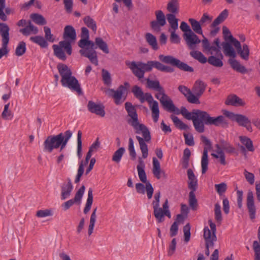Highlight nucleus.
Instances as JSON below:
<instances>
[{"label":"nucleus","mask_w":260,"mask_h":260,"mask_svg":"<svg viewBox=\"0 0 260 260\" xmlns=\"http://www.w3.org/2000/svg\"><path fill=\"white\" fill-rule=\"evenodd\" d=\"M182 116L187 120H191L195 129L200 133L205 131L204 124L224 127L228 124L223 116L211 117L208 112L199 109H193L189 112L186 108L183 109Z\"/></svg>","instance_id":"f257e3e1"},{"label":"nucleus","mask_w":260,"mask_h":260,"mask_svg":"<svg viewBox=\"0 0 260 260\" xmlns=\"http://www.w3.org/2000/svg\"><path fill=\"white\" fill-rule=\"evenodd\" d=\"M125 108L129 117L127 123L135 129L136 134L142 135L143 138L139 136H136V138L138 141L143 158H146L148 155V146L146 142L148 143L151 141L150 133L146 125L139 123L136 109L132 103H125Z\"/></svg>","instance_id":"f03ea898"},{"label":"nucleus","mask_w":260,"mask_h":260,"mask_svg":"<svg viewBox=\"0 0 260 260\" xmlns=\"http://www.w3.org/2000/svg\"><path fill=\"white\" fill-rule=\"evenodd\" d=\"M219 43V39L216 38L211 46L208 40L204 37V39L202 40L203 50L212 55L207 59L201 52L197 50L190 52V55L200 63H205L208 62L214 67L221 68L223 65L222 62L223 55L220 51Z\"/></svg>","instance_id":"7ed1b4c3"},{"label":"nucleus","mask_w":260,"mask_h":260,"mask_svg":"<svg viewBox=\"0 0 260 260\" xmlns=\"http://www.w3.org/2000/svg\"><path fill=\"white\" fill-rule=\"evenodd\" d=\"M126 64L139 79L144 77L145 72H150L153 68L163 72L173 73L174 71L173 68L165 66L159 61L155 60L148 61L146 63L141 61H132Z\"/></svg>","instance_id":"20e7f679"},{"label":"nucleus","mask_w":260,"mask_h":260,"mask_svg":"<svg viewBox=\"0 0 260 260\" xmlns=\"http://www.w3.org/2000/svg\"><path fill=\"white\" fill-rule=\"evenodd\" d=\"M63 38L65 40L59 42V45H53L52 48L54 55L59 59L65 60L67 57L63 49L67 53L70 55L72 52L71 42H74L76 39V33L75 28L71 25H67L64 28Z\"/></svg>","instance_id":"39448f33"},{"label":"nucleus","mask_w":260,"mask_h":260,"mask_svg":"<svg viewBox=\"0 0 260 260\" xmlns=\"http://www.w3.org/2000/svg\"><path fill=\"white\" fill-rule=\"evenodd\" d=\"M72 136V132L68 130L64 133L47 137L44 142V150L51 153L54 149L60 147V151H61L66 147Z\"/></svg>","instance_id":"423d86ee"},{"label":"nucleus","mask_w":260,"mask_h":260,"mask_svg":"<svg viewBox=\"0 0 260 260\" xmlns=\"http://www.w3.org/2000/svg\"><path fill=\"white\" fill-rule=\"evenodd\" d=\"M132 92L135 97L138 99L141 103L146 101L152 112V117L154 122H157L159 116V110L158 103L154 101L152 95L150 93H144L141 88L135 85L133 87Z\"/></svg>","instance_id":"0eeeda50"},{"label":"nucleus","mask_w":260,"mask_h":260,"mask_svg":"<svg viewBox=\"0 0 260 260\" xmlns=\"http://www.w3.org/2000/svg\"><path fill=\"white\" fill-rule=\"evenodd\" d=\"M160 196V191L156 192L152 203L153 208V214L158 223L162 222L164 221V217L165 216L169 218L171 217L168 199H166L163 203L162 208L159 207Z\"/></svg>","instance_id":"6e6552de"},{"label":"nucleus","mask_w":260,"mask_h":260,"mask_svg":"<svg viewBox=\"0 0 260 260\" xmlns=\"http://www.w3.org/2000/svg\"><path fill=\"white\" fill-rule=\"evenodd\" d=\"M222 46L225 55L230 57V58L228 59V62L231 68L234 71L243 74L247 73L248 70L244 66L242 65L239 61L235 59L237 54L231 44L229 42H223L222 43Z\"/></svg>","instance_id":"1a4fd4ad"},{"label":"nucleus","mask_w":260,"mask_h":260,"mask_svg":"<svg viewBox=\"0 0 260 260\" xmlns=\"http://www.w3.org/2000/svg\"><path fill=\"white\" fill-rule=\"evenodd\" d=\"M157 93L155 97L159 101L163 108L168 112H173L177 115H182L183 109H186L185 107H181L180 109L177 108L173 103L172 99L165 93L164 88L162 87L156 90Z\"/></svg>","instance_id":"9d476101"},{"label":"nucleus","mask_w":260,"mask_h":260,"mask_svg":"<svg viewBox=\"0 0 260 260\" xmlns=\"http://www.w3.org/2000/svg\"><path fill=\"white\" fill-rule=\"evenodd\" d=\"M222 33L224 40L226 41H229L230 43H232L240 57L243 59L247 60L249 56V49L248 45L244 44L242 47L240 42L233 37L229 29L225 26L222 27Z\"/></svg>","instance_id":"9b49d317"},{"label":"nucleus","mask_w":260,"mask_h":260,"mask_svg":"<svg viewBox=\"0 0 260 260\" xmlns=\"http://www.w3.org/2000/svg\"><path fill=\"white\" fill-rule=\"evenodd\" d=\"M159 59L164 63L170 64L173 66L177 67L181 70L185 72H193V69L187 64L181 61L179 59L171 55H159Z\"/></svg>","instance_id":"f8f14e48"},{"label":"nucleus","mask_w":260,"mask_h":260,"mask_svg":"<svg viewBox=\"0 0 260 260\" xmlns=\"http://www.w3.org/2000/svg\"><path fill=\"white\" fill-rule=\"evenodd\" d=\"M145 165L141 158H139V165L137 167L140 180L146 184V191L148 199H151L153 193V188L151 183L147 181L146 174L144 170Z\"/></svg>","instance_id":"ddd939ff"},{"label":"nucleus","mask_w":260,"mask_h":260,"mask_svg":"<svg viewBox=\"0 0 260 260\" xmlns=\"http://www.w3.org/2000/svg\"><path fill=\"white\" fill-rule=\"evenodd\" d=\"M201 139L202 142L205 145L201 159L202 173L203 174H205L208 170L209 163L208 152V150L212 148V144L211 141L204 136H202Z\"/></svg>","instance_id":"4468645a"},{"label":"nucleus","mask_w":260,"mask_h":260,"mask_svg":"<svg viewBox=\"0 0 260 260\" xmlns=\"http://www.w3.org/2000/svg\"><path fill=\"white\" fill-rule=\"evenodd\" d=\"M96 47L94 44V46L91 45H88L85 48H82L79 51L81 55L88 58L90 62L97 66L98 65V59L96 52L95 49Z\"/></svg>","instance_id":"2eb2a0df"},{"label":"nucleus","mask_w":260,"mask_h":260,"mask_svg":"<svg viewBox=\"0 0 260 260\" xmlns=\"http://www.w3.org/2000/svg\"><path fill=\"white\" fill-rule=\"evenodd\" d=\"M63 86L67 87L72 91L76 92L79 95H82L83 92L78 80L73 76H71L63 80H61Z\"/></svg>","instance_id":"dca6fc26"},{"label":"nucleus","mask_w":260,"mask_h":260,"mask_svg":"<svg viewBox=\"0 0 260 260\" xmlns=\"http://www.w3.org/2000/svg\"><path fill=\"white\" fill-rule=\"evenodd\" d=\"M126 91V87L123 85H120L116 90L113 89H109L106 91V93L109 96H111L114 99L115 103L116 105H120L125 100V98L122 99V95Z\"/></svg>","instance_id":"f3484780"},{"label":"nucleus","mask_w":260,"mask_h":260,"mask_svg":"<svg viewBox=\"0 0 260 260\" xmlns=\"http://www.w3.org/2000/svg\"><path fill=\"white\" fill-rule=\"evenodd\" d=\"M155 14L156 20L150 22V26L154 31L159 32L161 30V27L165 26L166 24L165 15L161 10L156 11Z\"/></svg>","instance_id":"a211bd4d"},{"label":"nucleus","mask_w":260,"mask_h":260,"mask_svg":"<svg viewBox=\"0 0 260 260\" xmlns=\"http://www.w3.org/2000/svg\"><path fill=\"white\" fill-rule=\"evenodd\" d=\"M223 114L232 120L236 121L240 126H246V124L250 123V120L245 115L239 114H235L228 111H224Z\"/></svg>","instance_id":"6ab92c4d"},{"label":"nucleus","mask_w":260,"mask_h":260,"mask_svg":"<svg viewBox=\"0 0 260 260\" xmlns=\"http://www.w3.org/2000/svg\"><path fill=\"white\" fill-rule=\"evenodd\" d=\"M183 38L188 47L192 50H194L197 45L202 42V41L193 31L190 32L184 33Z\"/></svg>","instance_id":"aec40b11"},{"label":"nucleus","mask_w":260,"mask_h":260,"mask_svg":"<svg viewBox=\"0 0 260 260\" xmlns=\"http://www.w3.org/2000/svg\"><path fill=\"white\" fill-rule=\"evenodd\" d=\"M206 86L207 84L200 80H197L194 83L192 91L193 92L194 96L197 99L195 104H198L200 103L199 98L204 93Z\"/></svg>","instance_id":"412c9836"},{"label":"nucleus","mask_w":260,"mask_h":260,"mask_svg":"<svg viewBox=\"0 0 260 260\" xmlns=\"http://www.w3.org/2000/svg\"><path fill=\"white\" fill-rule=\"evenodd\" d=\"M88 110L91 113L103 117L105 115V107L102 104H97L92 101H89L87 105Z\"/></svg>","instance_id":"4be33fe9"},{"label":"nucleus","mask_w":260,"mask_h":260,"mask_svg":"<svg viewBox=\"0 0 260 260\" xmlns=\"http://www.w3.org/2000/svg\"><path fill=\"white\" fill-rule=\"evenodd\" d=\"M246 205L251 219L255 218L256 207L254 202L253 193L251 190H248L246 199Z\"/></svg>","instance_id":"5701e85b"},{"label":"nucleus","mask_w":260,"mask_h":260,"mask_svg":"<svg viewBox=\"0 0 260 260\" xmlns=\"http://www.w3.org/2000/svg\"><path fill=\"white\" fill-rule=\"evenodd\" d=\"M81 36L82 39L78 42L79 47L83 48L88 45H91L92 46H94V42L89 40V31L86 27H82Z\"/></svg>","instance_id":"b1692460"},{"label":"nucleus","mask_w":260,"mask_h":260,"mask_svg":"<svg viewBox=\"0 0 260 260\" xmlns=\"http://www.w3.org/2000/svg\"><path fill=\"white\" fill-rule=\"evenodd\" d=\"M61 199L64 200L70 197L73 189V186L70 179H68L67 182H64L60 186Z\"/></svg>","instance_id":"393cba45"},{"label":"nucleus","mask_w":260,"mask_h":260,"mask_svg":"<svg viewBox=\"0 0 260 260\" xmlns=\"http://www.w3.org/2000/svg\"><path fill=\"white\" fill-rule=\"evenodd\" d=\"M178 89L186 98L189 103L195 104L197 99L194 96V94L192 93L189 88L184 85H179Z\"/></svg>","instance_id":"a878e982"},{"label":"nucleus","mask_w":260,"mask_h":260,"mask_svg":"<svg viewBox=\"0 0 260 260\" xmlns=\"http://www.w3.org/2000/svg\"><path fill=\"white\" fill-rule=\"evenodd\" d=\"M239 140L245 146H240V148L243 152H246V149L250 152H253L254 151V148L253 147V142L252 140L246 136H240Z\"/></svg>","instance_id":"bb28decb"},{"label":"nucleus","mask_w":260,"mask_h":260,"mask_svg":"<svg viewBox=\"0 0 260 260\" xmlns=\"http://www.w3.org/2000/svg\"><path fill=\"white\" fill-rule=\"evenodd\" d=\"M225 103L227 105H232L235 107L244 106L246 104L242 99L235 94L229 95Z\"/></svg>","instance_id":"cd10ccee"},{"label":"nucleus","mask_w":260,"mask_h":260,"mask_svg":"<svg viewBox=\"0 0 260 260\" xmlns=\"http://www.w3.org/2000/svg\"><path fill=\"white\" fill-rule=\"evenodd\" d=\"M9 31L10 28L6 23H0V35L2 38V43H9L10 40Z\"/></svg>","instance_id":"c85d7f7f"},{"label":"nucleus","mask_w":260,"mask_h":260,"mask_svg":"<svg viewBox=\"0 0 260 260\" xmlns=\"http://www.w3.org/2000/svg\"><path fill=\"white\" fill-rule=\"evenodd\" d=\"M57 68L59 73L61 77V80H63L66 78L72 76V73L69 68L64 64L59 63Z\"/></svg>","instance_id":"c756f323"},{"label":"nucleus","mask_w":260,"mask_h":260,"mask_svg":"<svg viewBox=\"0 0 260 260\" xmlns=\"http://www.w3.org/2000/svg\"><path fill=\"white\" fill-rule=\"evenodd\" d=\"M215 147L216 148V153H212L211 155L215 158H219L220 163L222 165H226V161H225V156L224 153L223 151L222 148L221 146V144H217L215 145Z\"/></svg>","instance_id":"7c9ffc66"},{"label":"nucleus","mask_w":260,"mask_h":260,"mask_svg":"<svg viewBox=\"0 0 260 260\" xmlns=\"http://www.w3.org/2000/svg\"><path fill=\"white\" fill-rule=\"evenodd\" d=\"M19 31L24 36H28L31 34H37L39 30L37 27L34 26L30 21H28V24L24 28L20 29Z\"/></svg>","instance_id":"2f4dec72"},{"label":"nucleus","mask_w":260,"mask_h":260,"mask_svg":"<svg viewBox=\"0 0 260 260\" xmlns=\"http://www.w3.org/2000/svg\"><path fill=\"white\" fill-rule=\"evenodd\" d=\"M100 147V142L99 141V138H97L95 141L90 146L89 150L87 153L85 160L84 161V165H87L89 160L91 158L92 153L96 152Z\"/></svg>","instance_id":"473e14b6"},{"label":"nucleus","mask_w":260,"mask_h":260,"mask_svg":"<svg viewBox=\"0 0 260 260\" xmlns=\"http://www.w3.org/2000/svg\"><path fill=\"white\" fill-rule=\"evenodd\" d=\"M187 176L189 179L188 188L191 190L196 191L198 185L197 179L191 169L187 170Z\"/></svg>","instance_id":"72a5a7b5"},{"label":"nucleus","mask_w":260,"mask_h":260,"mask_svg":"<svg viewBox=\"0 0 260 260\" xmlns=\"http://www.w3.org/2000/svg\"><path fill=\"white\" fill-rule=\"evenodd\" d=\"M229 11L227 9H224L222 11L217 17L213 21L211 24V27H215L222 22H223L228 17Z\"/></svg>","instance_id":"f704fd0d"},{"label":"nucleus","mask_w":260,"mask_h":260,"mask_svg":"<svg viewBox=\"0 0 260 260\" xmlns=\"http://www.w3.org/2000/svg\"><path fill=\"white\" fill-rule=\"evenodd\" d=\"M210 232L208 229H206L205 232L204 238L206 241L205 254L207 256H209L210 253L209 248L213 247L214 242L216 241V240L210 239Z\"/></svg>","instance_id":"c9c22d12"},{"label":"nucleus","mask_w":260,"mask_h":260,"mask_svg":"<svg viewBox=\"0 0 260 260\" xmlns=\"http://www.w3.org/2000/svg\"><path fill=\"white\" fill-rule=\"evenodd\" d=\"M179 0H170L168 3L167 9L170 14H175L179 11Z\"/></svg>","instance_id":"e433bc0d"},{"label":"nucleus","mask_w":260,"mask_h":260,"mask_svg":"<svg viewBox=\"0 0 260 260\" xmlns=\"http://www.w3.org/2000/svg\"><path fill=\"white\" fill-rule=\"evenodd\" d=\"M145 39L148 44L151 46L153 49L154 50H158V46L156 38L154 35L149 32L146 33L145 35Z\"/></svg>","instance_id":"4c0bfd02"},{"label":"nucleus","mask_w":260,"mask_h":260,"mask_svg":"<svg viewBox=\"0 0 260 260\" xmlns=\"http://www.w3.org/2000/svg\"><path fill=\"white\" fill-rule=\"evenodd\" d=\"M96 48L99 47L104 53L108 54L109 50L107 43L100 37L96 38L95 39V43H94Z\"/></svg>","instance_id":"58836bf2"},{"label":"nucleus","mask_w":260,"mask_h":260,"mask_svg":"<svg viewBox=\"0 0 260 260\" xmlns=\"http://www.w3.org/2000/svg\"><path fill=\"white\" fill-rule=\"evenodd\" d=\"M96 211L97 207L95 208L91 213L90 218L89 225L88 229V234L89 236L91 235L93 233V229L94 227L96 219Z\"/></svg>","instance_id":"ea45409f"},{"label":"nucleus","mask_w":260,"mask_h":260,"mask_svg":"<svg viewBox=\"0 0 260 260\" xmlns=\"http://www.w3.org/2000/svg\"><path fill=\"white\" fill-rule=\"evenodd\" d=\"M30 40L31 42L40 45L42 48H46L48 45L47 41L42 36H37L35 37H31L30 38Z\"/></svg>","instance_id":"a19ab883"},{"label":"nucleus","mask_w":260,"mask_h":260,"mask_svg":"<svg viewBox=\"0 0 260 260\" xmlns=\"http://www.w3.org/2000/svg\"><path fill=\"white\" fill-rule=\"evenodd\" d=\"M167 19L170 24V27L173 30H176L178 28V19H177L174 14H168Z\"/></svg>","instance_id":"79ce46f5"},{"label":"nucleus","mask_w":260,"mask_h":260,"mask_svg":"<svg viewBox=\"0 0 260 260\" xmlns=\"http://www.w3.org/2000/svg\"><path fill=\"white\" fill-rule=\"evenodd\" d=\"M93 202L92 189L89 188L88 191V197L85 204V207L83 210L84 214H86L90 211Z\"/></svg>","instance_id":"37998d69"},{"label":"nucleus","mask_w":260,"mask_h":260,"mask_svg":"<svg viewBox=\"0 0 260 260\" xmlns=\"http://www.w3.org/2000/svg\"><path fill=\"white\" fill-rule=\"evenodd\" d=\"M191 24L192 30L198 34H203L201 24L193 18H189L188 20Z\"/></svg>","instance_id":"c03bdc74"},{"label":"nucleus","mask_w":260,"mask_h":260,"mask_svg":"<svg viewBox=\"0 0 260 260\" xmlns=\"http://www.w3.org/2000/svg\"><path fill=\"white\" fill-rule=\"evenodd\" d=\"M32 20L37 24L43 25L47 23L45 18L41 14L34 13L30 15Z\"/></svg>","instance_id":"a18cd8bd"},{"label":"nucleus","mask_w":260,"mask_h":260,"mask_svg":"<svg viewBox=\"0 0 260 260\" xmlns=\"http://www.w3.org/2000/svg\"><path fill=\"white\" fill-rule=\"evenodd\" d=\"M171 118L175 126L180 129L186 130L189 128L188 126L180 120L178 117L174 115L171 116Z\"/></svg>","instance_id":"49530a36"},{"label":"nucleus","mask_w":260,"mask_h":260,"mask_svg":"<svg viewBox=\"0 0 260 260\" xmlns=\"http://www.w3.org/2000/svg\"><path fill=\"white\" fill-rule=\"evenodd\" d=\"M83 21L88 27L91 29L94 32L96 31V23L91 17L87 16L83 18Z\"/></svg>","instance_id":"de8ad7c7"},{"label":"nucleus","mask_w":260,"mask_h":260,"mask_svg":"<svg viewBox=\"0 0 260 260\" xmlns=\"http://www.w3.org/2000/svg\"><path fill=\"white\" fill-rule=\"evenodd\" d=\"M209 223L211 230H210L208 227H205L204 229V235L205 234V232L206 230L208 229V231H209L210 232V239L216 241V237L215 235V232L216 230V225L211 220H209Z\"/></svg>","instance_id":"09e8293b"},{"label":"nucleus","mask_w":260,"mask_h":260,"mask_svg":"<svg viewBox=\"0 0 260 260\" xmlns=\"http://www.w3.org/2000/svg\"><path fill=\"white\" fill-rule=\"evenodd\" d=\"M125 152V149L123 147H120L113 154L112 160L116 163H119Z\"/></svg>","instance_id":"8fccbe9b"},{"label":"nucleus","mask_w":260,"mask_h":260,"mask_svg":"<svg viewBox=\"0 0 260 260\" xmlns=\"http://www.w3.org/2000/svg\"><path fill=\"white\" fill-rule=\"evenodd\" d=\"M191 155L190 150L186 148L184 150L182 158V165L184 168H187L188 166L189 159Z\"/></svg>","instance_id":"3c124183"},{"label":"nucleus","mask_w":260,"mask_h":260,"mask_svg":"<svg viewBox=\"0 0 260 260\" xmlns=\"http://www.w3.org/2000/svg\"><path fill=\"white\" fill-rule=\"evenodd\" d=\"M194 191L191 190L189 193V204L190 208L193 210H196L198 205Z\"/></svg>","instance_id":"603ef678"},{"label":"nucleus","mask_w":260,"mask_h":260,"mask_svg":"<svg viewBox=\"0 0 260 260\" xmlns=\"http://www.w3.org/2000/svg\"><path fill=\"white\" fill-rule=\"evenodd\" d=\"M128 150L129 151V155L132 160H135L136 158L137 154L135 150L134 142L132 138L128 139Z\"/></svg>","instance_id":"864d4df0"},{"label":"nucleus","mask_w":260,"mask_h":260,"mask_svg":"<svg viewBox=\"0 0 260 260\" xmlns=\"http://www.w3.org/2000/svg\"><path fill=\"white\" fill-rule=\"evenodd\" d=\"M26 44L24 42H20L15 50V54L18 56L23 55L26 51Z\"/></svg>","instance_id":"5fc2aeb1"},{"label":"nucleus","mask_w":260,"mask_h":260,"mask_svg":"<svg viewBox=\"0 0 260 260\" xmlns=\"http://www.w3.org/2000/svg\"><path fill=\"white\" fill-rule=\"evenodd\" d=\"M220 143L222 149L228 153H233L235 151V148L227 141L223 139L220 140Z\"/></svg>","instance_id":"6e6d98bb"},{"label":"nucleus","mask_w":260,"mask_h":260,"mask_svg":"<svg viewBox=\"0 0 260 260\" xmlns=\"http://www.w3.org/2000/svg\"><path fill=\"white\" fill-rule=\"evenodd\" d=\"M146 81L148 87L150 89L157 90L158 89L162 87V86H160L159 82L158 80L153 81L149 79H147Z\"/></svg>","instance_id":"4d7b16f0"},{"label":"nucleus","mask_w":260,"mask_h":260,"mask_svg":"<svg viewBox=\"0 0 260 260\" xmlns=\"http://www.w3.org/2000/svg\"><path fill=\"white\" fill-rule=\"evenodd\" d=\"M85 189V187L84 185H83L77 191V192L75 194L74 198L72 199L73 201H74L75 203H80L83 194L84 193Z\"/></svg>","instance_id":"13d9d810"},{"label":"nucleus","mask_w":260,"mask_h":260,"mask_svg":"<svg viewBox=\"0 0 260 260\" xmlns=\"http://www.w3.org/2000/svg\"><path fill=\"white\" fill-rule=\"evenodd\" d=\"M252 247L254 252V260H260V242L253 241Z\"/></svg>","instance_id":"bf43d9fd"},{"label":"nucleus","mask_w":260,"mask_h":260,"mask_svg":"<svg viewBox=\"0 0 260 260\" xmlns=\"http://www.w3.org/2000/svg\"><path fill=\"white\" fill-rule=\"evenodd\" d=\"M82 132L79 131L77 134V155L79 158L82 157Z\"/></svg>","instance_id":"052dcab7"},{"label":"nucleus","mask_w":260,"mask_h":260,"mask_svg":"<svg viewBox=\"0 0 260 260\" xmlns=\"http://www.w3.org/2000/svg\"><path fill=\"white\" fill-rule=\"evenodd\" d=\"M10 103L5 105L4 109L2 113V117L5 119H11L13 117V113L9 110Z\"/></svg>","instance_id":"680f3d73"},{"label":"nucleus","mask_w":260,"mask_h":260,"mask_svg":"<svg viewBox=\"0 0 260 260\" xmlns=\"http://www.w3.org/2000/svg\"><path fill=\"white\" fill-rule=\"evenodd\" d=\"M215 188L217 192L220 195H222L227 189L226 184L224 182H222L219 184H216L215 185Z\"/></svg>","instance_id":"e2e57ef3"},{"label":"nucleus","mask_w":260,"mask_h":260,"mask_svg":"<svg viewBox=\"0 0 260 260\" xmlns=\"http://www.w3.org/2000/svg\"><path fill=\"white\" fill-rule=\"evenodd\" d=\"M215 219L217 222H220L222 220L221 207L218 203H216L215 205Z\"/></svg>","instance_id":"0e129e2a"},{"label":"nucleus","mask_w":260,"mask_h":260,"mask_svg":"<svg viewBox=\"0 0 260 260\" xmlns=\"http://www.w3.org/2000/svg\"><path fill=\"white\" fill-rule=\"evenodd\" d=\"M102 78L104 83L107 85L111 83V78L109 72L105 69L102 71Z\"/></svg>","instance_id":"69168bd1"},{"label":"nucleus","mask_w":260,"mask_h":260,"mask_svg":"<svg viewBox=\"0 0 260 260\" xmlns=\"http://www.w3.org/2000/svg\"><path fill=\"white\" fill-rule=\"evenodd\" d=\"M44 30L45 32V40L50 42H53L54 41V38L53 37V35L51 34L50 28L48 26H44Z\"/></svg>","instance_id":"338daca9"},{"label":"nucleus","mask_w":260,"mask_h":260,"mask_svg":"<svg viewBox=\"0 0 260 260\" xmlns=\"http://www.w3.org/2000/svg\"><path fill=\"white\" fill-rule=\"evenodd\" d=\"M183 136L185 144L190 146H192L194 145L193 137L192 134L184 133Z\"/></svg>","instance_id":"774afa93"}]
</instances>
